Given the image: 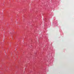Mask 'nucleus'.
<instances>
[{
  "label": "nucleus",
  "mask_w": 74,
  "mask_h": 74,
  "mask_svg": "<svg viewBox=\"0 0 74 74\" xmlns=\"http://www.w3.org/2000/svg\"><path fill=\"white\" fill-rule=\"evenodd\" d=\"M25 20V18H24L23 19V21H24Z\"/></svg>",
  "instance_id": "obj_1"
}]
</instances>
